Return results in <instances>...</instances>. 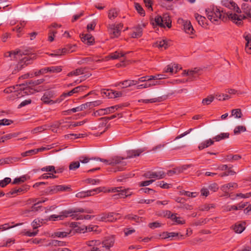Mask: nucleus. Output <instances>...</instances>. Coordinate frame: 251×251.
I'll use <instances>...</instances> for the list:
<instances>
[{
  "mask_svg": "<svg viewBox=\"0 0 251 251\" xmlns=\"http://www.w3.org/2000/svg\"><path fill=\"white\" fill-rule=\"evenodd\" d=\"M178 23L183 26V30L186 33L188 34H192L193 33L194 28L189 21L179 19Z\"/></svg>",
  "mask_w": 251,
  "mask_h": 251,
  "instance_id": "obj_16",
  "label": "nucleus"
},
{
  "mask_svg": "<svg viewBox=\"0 0 251 251\" xmlns=\"http://www.w3.org/2000/svg\"><path fill=\"white\" fill-rule=\"evenodd\" d=\"M201 69L198 68H195L193 69L188 70H184L182 75L187 76L188 82L189 81H193L196 80L198 76L201 75Z\"/></svg>",
  "mask_w": 251,
  "mask_h": 251,
  "instance_id": "obj_10",
  "label": "nucleus"
},
{
  "mask_svg": "<svg viewBox=\"0 0 251 251\" xmlns=\"http://www.w3.org/2000/svg\"><path fill=\"white\" fill-rule=\"evenodd\" d=\"M83 74V70L80 68V69H77L71 72L68 74V76H72L73 75H82Z\"/></svg>",
  "mask_w": 251,
  "mask_h": 251,
  "instance_id": "obj_47",
  "label": "nucleus"
},
{
  "mask_svg": "<svg viewBox=\"0 0 251 251\" xmlns=\"http://www.w3.org/2000/svg\"><path fill=\"white\" fill-rule=\"evenodd\" d=\"M114 240L113 237H108L105 238L102 242L101 246L105 250L108 251L111 247L114 245Z\"/></svg>",
  "mask_w": 251,
  "mask_h": 251,
  "instance_id": "obj_19",
  "label": "nucleus"
},
{
  "mask_svg": "<svg viewBox=\"0 0 251 251\" xmlns=\"http://www.w3.org/2000/svg\"><path fill=\"white\" fill-rule=\"evenodd\" d=\"M80 166L79 161H75L72 162L70 163L69 165V169L70 170H75L76 169L78 168Z\"/></svg>",
  "mask_w": 251,
  "mask_h": 251,
  "instance_id": "obj_54",
  "label": "nucleus"
},
{
  "mask_svg": "<svg viewBox=\"0 0 251 251\" xmlns=\"http://www.w3.org/2000/svg\"><path fill=\"white\" fill-rule=\"evenodd\" d=\"M246 128L243 126H238L235 127L234 129V133L236 135L239 134L241 132L245 131Z\"/></svg>",
  "mask_w": 251,
  "mask_h": 251,
  "instance_id": "obj_49",
  "label": "nucleus"
},
{
  "mask_svg": "<svg viewBox=\"0 0 251 251\" xmlns=\"http://www.w3.org/2000/svg\"><path fill=\"white\" fill-rule=\"evenodd\" d=\"M43 220L39 219H35L31 223V226L33 229H36L39 227H40L42 225Z\"/></svg>",
  "mask_w": 251,
  "mask_h": 251,
  "instance_id": "obj_46",
  "label": "nucleus"
},
{
  "mask_svg": "<svg viewBox=\"0 0 251 251\" xmlns=\"http://www.w3.org/2000/svg\"><path fill=\"white\" fill-rule=\"evenodd\" d=\"M144 149H140L138 150H129L126 151V157L125 158L124 161L126 159H129L136 156H139L142 152L144 151ZM124 158V157H123Z\"/></svg>",
  "mask_w": 251,
  "mask_h": 251,
  "instance_id": "obj_18",
  "label": "nucleus"
},
{
  "mask_svg": "<svg viewBox=\"0 0 251 251\" xmlns=\"http://www.w3.org/2000/svg\"><path fill=\"white\" fill-rule=\"evenodd\" d=\"M11 180L10 177H5L4 179L0 180V186L1 187H4L9 184L11 182Z\"/></svg>",
  "mask_w": 251,
  "mask_h": 251,
  "instance_id": "obj_63",
  "label": "nucleus"
},
{
  "mask_svg": "<svg viewBox=\"0 0 251 251\" xmlns=\"http://www.w3.org/2000/svg\"><path fill=\"white\" fill-rule=\"evenodd\" d=\"M144 176L148 178H154V179H160L163 178L165 176V173L162 170H158L156 171H149L146 173Z\"/></svg>",
  "mask_w": 251,
  "mask_h": 251,
  "instance_id": "obj_15",
  "label": "nucleus"
},
{
  "mask_svg": "<svg viewBox=\"0 0 251 251\" xmlns=\"http://www.w3.org/2000/svg\"><path fill=\"white\" fill-rule=\"evenodd\" d=\"M88 102L82 104L77 107L73 108L69 110V112H72L73 113L79 112L82 111L85 109H86L88 107Z\"/></svg>",
  "mask_w": 251,
  "mask_h": 251,
  "instance_id": "obj_34",
  "label": "nucleus"
},
{
  "mask_svg": "<svg viewBox=\"0 0 251 251\" xmlns=\"http://www.w3.org/2000/svg\"><path fill=\"white\" fill-rule=\"evenodd\" d=\"M222 5L230 9H233L237 13L241 12V9L237 4L232 0H223L222 1Z\"/></svg>",
  "mask_w": 251,
  "mask_h": 251,
  "instance_id": "obj_17",
  "label": "nucleus"
},
{
  "mask_svg": "<svg viewBox=\"0 0 251 251\" xmlns=\"http://www.w3.org/2000/svg\"><path fill=\"white\" fill-rule=\"evenodd\" d=\"M37 153V151L35 150V149L30 150L27 151H26L25 152H24L21 153V155L23 157H25L27 156L31 155L33 154H35Z\"/></svg>",
  "mask_w": 251,
  "mask_h": 251,
  "instance_id": "obj_56",
  "label": "nucleus"
},
{
  "mask_svg": "<svg viewBox=\"0 0 251 251\" xmlns=\"http://www.w3.org/2000/svg\"><path fill=\"white\" fill-rule=\"evenodd\" d=\"M53 97L54 94L53 92L50 91H47L44 94L41 100L44 103L50 105H51L57 102H60L61 100H63V98H61L60 99L56 100V101H54L51 100V99Z\"/></svg>",
  "mask_w": 251,
  "mask_h": 251,
  "instance_id": "obj_11",
  "label": "nucleus"
},
{
  "mask_svg": "<svg viewBox=\"0 0 251 251\" xmlns=\"http://www.w3.org/2000/svg\"><path fill=\"white\" fill-rule=\"evenodd\" d=\"M126 53H124L123 52H119V51H115L113 53H110L108 56L105 57V59L106 60H109L110 59L115 60L118 59L121 57H123Z\"/></svg>",
  "mask_w": 251,
  "mask_h": 251,
  "instance_id": "obj_25",
  "label": "nucleus"
},
{
  "mask_svg": "<svg viewBox=\"0 0 251 251\" xmlns=\"http://www.w3.org/2000/svg\"><path fill=\"white\" fill-rule=\"evenodd\" d=\"M43 81V79H40L36 80H30L25 83L17 85L16 88H13V89L16 90L10 95L11 99L14 100L20 98L25 95L34 94L37 91L34 87L41 84Z\"/></svg>",
  "mask_w": 251,
  "mask_h": 251,
  "instance_id": "obj_2",
  "label": "nucleus"
},
{
  "mask_svg": "<svg viewBox=\"0 0 251 251\" xmlns=\"http://www.w3.org/2000/svg\"><path fill=\"white\" fill-rule=\"evenodd\" d=\"M246 228V223L245 222L238 223L236 224L233 229L237 233H242Z\"/></svg>",
  "mask_w": 251,
  "mask_h": 251,
  "instance_id": "obj_28",
  "label": "nucleus"
},
{
  "mask_svg": "<svg viewBox=\"0 0 251 251\" xmlns=\"http://www.w3.org/2000/svg\"><path fill=\"white\" fill-rule=\"evenodd\" d=\"M229 137L228 133H221L213 138L216 141L218 142L222 140L228 138Z\"/></svg>",
  "mask_w": 251,
  "mask_h": 251,
  "instance_id": "obj_40",
  "label": "nucleus"
},
{
  "mask_svg": "<svg viewBox=\"0 0 251 251\" xmlns=\"http://www.w3.org/2000/svg\"><path fill=\"white\" fill-rule=\"evenodd\" d=\"M24 27V24L21 23L20 25H17L15 27L13 28V30L18 33L17 36H20V33L22 32L23 28Z\"/></svg>",
  "mask_w": 251,
  "mask_h": 251,
  "instance_id": "obj_60",
  "label": "nucleus"
},
{
  "mask_svg": "<svg viewBox=\"0 0 251 251\" xmlns=\"http://www.w3.org/2000/svg\"><path fill=\"white\" fill-rule=\"evenodd\" d=\"M86 244L89 247H96L101 245V242L99 240H92L87 241Z\"/></svg>",
  "mask_w": 251,
  "mask_h": 251,
  "instance_id": "obj_39",
  "label": "nucleus"
},
{
  "mask_svg": "<svg viewBox=\"0 0 251 251\" xmlns=\"http://www.w3.org/2000/svg\"><path fill=\"white\" fill-rule=\"evenodd\" d=\"M102 192H117L118 193L113 195V197L115 199L119 198H125L126 197L131 196L132 192L130 189H123L122 187H114L111 189H108L105 187V189Z\"/></svg>",
  "mask_w": 251,
  "mask_h": 251,
  "instance_id": "obj_6",
  "label": "nucleus"
},
{
  "mask_svg": "<svg viewBox=\"0 0 251 251\" xmlns=\"http://www.w3.org/2000/svg\"><path fill=\"white\" fill-rule=\"evenodd\" d=\"M84 211V209L81 208L69 209L62 211L59 215L54 214L50 215L49 219L53 221L58 220H64L65 218L69 217H72L73 219H76V218L79 216L76 213L78 212H83Z\"/></svg>",
  "mask_w": 251,
  "mask_h": 251,
  "instance_id": "obj_5",
  "label": "nucleus"
},
{
  "mask_svg": "<svg viewBox=\"0 0 251 251\" xmlns=\"http://www.w3.org/2000/svg\"><path fill=\"white\" fill-rule=\"evenodd\" d=\"M195 18L200 25L202 26H205L206 19L204 17L198 14H196Z\"/></svg>",
  "mask_w": 251,
  "mask_h": 251,
  "instance_id": "obj_42",
  "label": "nucleus"
},
{
  "mask_svg": "<svg viewBox=\"0 0 251 251\" xmlns=\"http://www.w3.org/2000/svg\"><path fill=\"white\" fill-rule=\"evenodd\" d=\"M179 69L177 64H170L167 65L164 69V73H176Z\"/></svg>",
  "mask_w": 251,
  "mask_h": 251,
  "instance_id": "obj_24",
  "label": "nucleus"
},
{
  "mask_svg": "<svg viewBox=\"0 0 251 251\" xmlns=\"http://www.w3.org/2000/svg\"><path fill=\"white\" fill-rule=\"evenodd\" d=\"M214 144V141L211 139L205 140L201 143H200L199 145V150H201L205 148H207L210 146L213 145Z\"/></svg>",
  "mask_w": 251,
  "mask_h": 251,
  "instance_id": "obj_31",
  "label": "nucleus"
},
{
  "mask_svg": "<svg viewBox=\"0 0 251 251\" xmlns=\"http://www.w3.org/2000/svg\"><path fill=\"white\" fill-rule=\"evenodd\" d=\"M86 87V86L82 85L76 87L70 92L64 93L63 95H61V98H63V100L64 98L66 97L71 96L74 94L77 93L79 92H82L85 89Z\"/></svg>",
  "mask_w": 251,
  "mask_h": 251,
  "instance_id": "obj_20",
  "label": "nucleus"
},
{
  "mask_svg": "<svg viewBox=\"0 0 251 251\" xmlns=\"http://www.w3.org/2000/svg\"><path fill=\"white\" fill-rule=\"evenodd\" d=\"M47 73H49V67H45L40 69L38 71L35 72L34 75L37 76L41 74H46Z\"/></svg>",
  "mask_w": 251,
  "mask_h": 251,
  "instance_id": "obj_57",
  "label": "nucleus"
},
{
  "mask_svg": "<svg viewBox=\"0 0 251 251\" xmlns=\"http://www.w3.org/2000/svg\"><path fill=\"white\" fill-rule=\"evenodd\" d=\"M103 109L104 115H105L114 112L115 110L117 109V107L116 106H113L105 108H103Z\"/></svg>",
  "mask_w": 251,
  "mask_h": 251,
  "instance_id": "obj_55",
  "label": "nucleus"
},
{
  "mask_svg": "<svg viewBox=\"0 0 251 251\" xmlns=\"http://www.w3.org/2000/svg\"><path fill=\"white\" fill-rule=\"evenodd\" d=\"M171 220L174 222V225H183L185 223V220L177 214H174L172 216Z\"/></svg>",
  "mask_w": 251,
  "mask_h": 251,
  "instance_id": "obj_27",
  "label": "nucleus"
},
{
  "mask_svg": "<svg viewBox=\"0 0 251 251\" xmlns=\"http://www.w3.org/2000/svg\"><path fill=\"white\" fill-rule=\"evenodd\" d=\"M70 233V231H58L54 233L52 235L53 237L64 238L67 237Z\"/></svg>",
  "mask_w": 251,
  "mask_h": 251,
  "instance_id": "obj_37",
  "label": "nucleus"
},
{
  "mask_svg": "<svg viewBox=\"0 0 251 251\" xmlns=\"http://www.w3.org/2000/svg\"><path fill=\"white\" fill-rule=\"evenodd\" d=\"M41 171L42 172H49L50 173H53L54 174L59 173V171H56L54 166H47L43 167L41 169Z\"/></svg>",
  "mask_w": 251,
  "mask_h": 251,
  "instance_id": "obj_38",
  "label": "nucleus"
},
{
  "mask_svg": "<svg viewBox=\"0 0 251 251\" xmlns=\"http://www.w3.org/2000/svg\"><path fill=\"white\" fill-rule=\"evenodd\" d=\"M3 160H4L3 164H6L12 163L14 162L17 161L18 160V159L16 157H11V158L8 157V158H3Z\"/></svg>",
  "mask_w": 251,
  "mask_h": 251,
  "instance_id": "obj_62",
  "label": "nucleus"
},
{
  "mask_svg": "<svg viewBox=\"0 0 251 251\" xmlns=\"http://www.w3.org/2000/svg\"><path fill=\"white\" fill-rule=\"evenodd\" d=\"M153 46L155 47L158 48L159 49H166L168 45L166 41L165 40H160L157 41Z\"/></svg>",
  "mask_w": 251,
  "mask_h": 251,
  "instance_id": "obj_35",
  "label": "nucleus"
},
{
  "mask_svg": "<svg viewBox=\"0 0 251 251\" xmlns=\"http://www.w3.org/2000/svg\"><path fill=\"white\" fill-rule=\"evenodd\" d=\"M71 190L70 186H66L63 185L55 186L52 190L55 192H63V191H70Z\"/></svg>",
  "mask_w": 251,
  "mask_h": 251,
  "instance_id": "obj_29",
  "label": "nucleus"
},
{
  "mask_svg": "<svg viewBox=\"0 0 251 251\" xmlns=\"http://www.w3.org/2000/svg\"><path fill=\"white\" fill-rule=\"evenodd\" d=\"M163 100L162 97H159L151 99H142L139 100V102H143L145 103H154L157 102H160Z\"/></svg>",
  "mask_w": 251,
  "mask_h": 251,
  "instance_id": "obj_33",
  "label": "nucleus"
},
{
  "mask_svg": "<svg viewBox=\"0 0 251 251\" xmlns=\"http://www.w3.org/2000/svg\"><path fill=\"white\" fill-rule=\"evenodd\" d=\"M180 193L181 195H184L191 198H195L197 196V194L196 192H190L185 190H182Z\"/></svg>",
  "mask_w": 251,
  "mask_h": 251,
  "instance_id": "obj_50",
  "label": "nucleus"
},
{
  "mask_svg": "<svg viewBox=\"0 0 251 251\" xmlns=\"http://www.w3.org/2000/svg\"><path fill=\"white\" fill-rule=\"evenodd\" d=\"M5 57H10L11 60L20 59V62L18 65L19 70H21L24 65H27L31 63L33 59L36 58V55L34 53L24 55L22 57L23 54L21 51H11L5 53Z\"/></svg>",
  "mask_w": 251,
  "mask_h": 251,
  "instance_id": "obj_3",
  "label": "nucleus"
},
{
  "mask_svg": "<svg viewBox=\"0 0 251 251\" xmlns=\"http://www.w3.org/2000/svg\"><path fill=\"white\" fill-rule=\"evenodd\" d=\"M227 171L219 174V176L221 177H224L228 176H233L236 174L235 172L232 170L231 167L228 166Z\"/></svg>",
  "mask_w": 251,
  "mask_h": 251,
  "instance_id": "obj_44",
  "label": "nucleus"
},
{
  "mask_svg": "<svg viewBox=\"0 0 251 251\" xmlns=\"http://www.w3.org/2000/svg\"><path fill=\"white\" fill-rule=\"evenodd\" d=\"M155 24L161 27L170 28L171 27V20L170 17L167 14H164L163 16L157 15L155 17L154 22L152 25Z\"/></svg>",
  "mask_w": 251,
  "mask_h": 251,
  "instance_id": "obj_7",
  "label": "nucleus"
},
{
  "mask_svg": "<svg viewBox=\"0 0 251 251\" xmlns=\"http://www.w3.org/2000/svg\"><path fill=\"white\" fill-rule=\"evenodd\" d=\"M98 226H97L90 225L86 227V230L88 232L94 231L95 232H98Z\"/></svg>",
  "mask_w": 251,
  "mask_h": 251,
  "instance_id": "obj_58",
  "label": "nucleus"
},
{
  "mask_svg": "<svg viewBox=\"0 0 251 251\" xmlns=\"http://www.w3.org/2000/svg\"><path fill=\"white\" fill-rule=\"evenodd\" d=\"M206 13L208 19L212 23L218 22L220 19L224 20L226 17L228 18L236 25H240L245 18V16L243 15H238L236 14H233L231 12H224L223 10L221 11L217 7L214 6H210L206 9Z\"/></svg>",
  "mask_w": 251,
  "mask_h": 251,
  "instance_id": "obj_1",
  "label": "nucleus"
},
{
  "mask_svg": "<svg viewBox=\"0 0 251 251\" xmlns=\"http://www.w3.org/2000/svg\"><path fill=\"white\" fill-rule=\"evenodd\" d=\"M223 211L225 212L230 211L231 210H237L238 208L236 205H226L223 207Z\"/></svg>",
  "mask_w": 251,
  "mask_h": 251,
  "instance_id": "obj_48",
  "label": "nucleus"
},
{
  "mask_svg": "<svg viewBox=\"0 0 251 251\" xmlns=\"http://www.w3.org/2000/svg\"><path fill=\"white\" fill-rule=\"evenodd\" d=\"M246 40L245 50L247 53L251 54V35L248 34L244 35Z\"/></svg>",
  "mask_w": 251,
  "mask_h": 251,
  "instance_id": "obj_26",
  "label": "nucleus"
},
{
  "mask_svg": "<svg viewBox=\"0 0 251 251\" xmlns=\"http://www.w3.org/2000/svg\"><path fill=\"white\" fill-rule=\"evenodd\" d=\"M26 180V177L24 176H22L20 177L15 178L12 183L13 184H19L22 182H24Z\"/></svg>",
  "mask_w": 251,
  "mask_h": 251,
  "instance_id": "obj_59",
  "label": "nucleus"
},
{
  "mask_svg": "<svg viewBox=\"0 0 251 251\" xmlns=\"http://www.w3.org/2000/svg\"><path fill=\"white\" fill-rule=\"evenodd\" d=\"M146 25V23H141L132 28L130 36L132 38H138L142 36L143 29Z\"/></svg>",
  "mask_w": 251,
  "mask_h": 251,
  "instance_id": "obj_13",
  "label": "nucleus"
},
{
  "mask_svg": "<svg viewBox=\"0 0 251 251\" xmlns=\"http://www.w3.org/2000/svg\"><path fill=\"white\" fill-rule=\"evenodd\" d=\"M119 11L115 8L110 9L108 11V17L111 20L115 19L118 15Z\"/></svg>",
  "mask_w": 251,
  "mask_h": 251,
  "instance_id": "obj_30",
  "label": "nucleus"
},
{
  "mask_svg": "<svg viewBox=\"0 0 251 251\" xmlns=\"http://www.w3.org/2000/svg\"><path fill=\"white\" fill-rule=\"evenodd\" d=\"M49 73H58L62 71V68L61 66H52L49 67Z\"/></svg>",
  "mask_w": 251,
  "mask_h": 251,
  "instance_id": "obj_41",
  "label": "nucleus"
},
{
  "mask_svg": "<svg viewBox=\"0 0 251 251\" xmlns=\"http://www.w3.org/2000/svg\"><path fill=\"white\" fill-rule=\"evenodd\" d=\"M242 113L241 110L239 109H233L232 111V116L235 117L236 118H239L241 117Z\"/></svg>",
  "mask_w": 251,
  "mask_h": 251,
  "instance_id": "obj_61",
  "label": "nucleus"
},
{
  "mask_svg": "<svg viewBox=\"0 0 251 251\" xmlns=\"http://www.w3.org/2000/svg\"><path fill=\"white\" fill-rule=\"evenodd\" d=\"M121 216L119 213H104L99 215L97 217V220L99 221L105 222H113L117 219H120Z\"/></svg>",
  "mask_w": 251,
  "mask_h": 251,
  "instance_id": "obj_8",
  "label": "nucleus"
},
{
  "mask_svg": "<svg viewBox=\"0 0 251 251\" xmlns=\"http://www.w3.org/2000/svg\"><path fill=\"white\" fill-rule=\"evenodd\" d=\"M214 99V97L213 96H209L207 98L203 99L202 103L203 105H209L213 101Z\"/></svg>",
  "mask_w": 251,
  "mask_h": 251,
  "instance_id": "obj_51",
  "label": "nucleus"
},
{
  "mask_svg": "<svg viewBox=\"0 0 251 251\" xmlns=\"http://www.w3.org/2000/svg\"><path fill=\"white\" fill-rule=\"evenodd\" d=\"M66 245L65 242L61 241H58L56 240H52L49 243V246H64Z\"/></svg>",
  "mask_w": 251,
  "mask_h": 251,
  "instance_id": "obj_43",
  "label": "nucleus"
},
{
  "mask_svg": "<svg viewBox=\"0 0 251 251\" xmlns=\"http://www.w3.org/2000/svg\"><path fill=\"white\" fill-rule=\"evenodd\" d=\"M137 84H138V81H137V80H126L123 82L115 84V86L116 87H117L121 86V85H122L123 86L122 87V88H126L135 85Z\"/></svg>",
  "mask_w": 251,
  "mask_h": 251,
  "instance_id": "obj_22",
  "label": "nucleus"
},
{
  "mask_svg": "<svg viewBox=\"0 0 251 251\" xmlns=\"http://www.w3.org/2000/svg\"><path fill=\"white\" fill-rule=\"evenodd\" d=\"M215 97L219 100H224L230 98V97L228 95L224 94H216Z\"/></svg>",
  "mask_w": 251,
  "mask_h": 251,
  "instance_id": "obj_53",
  "label": "nucleus"
},
{
  "mask_svg": "<svg viewBox=\"0 0 251 251\" xmlns=\"http://www.w3.org/2000/svg\"><path fill=\"white\" fill-rule=\"evenodd\" d=\"M238 185L234 182H230L222 186V189L225 192H227L231 189L232 188H237Z\"/></svg>",
  "mask_w": 251,
  "mask_h": 251,
  "instance_id": "obj_36",
  "label": "nucleus"
},
{
  "mask_svg": "<svg viewBox=\"0 0 251 251\" xmlns=\"http://www.w3.org/2000/svg\"><path fill=\"white\" fill-rule=\"evenodd\" d=\"M135 8L138 11V13L142 16H144L145 15V11L144 10L142 7L138 3H135Z\"/></svg>",
  "mask_w": 251,
  "mask_h": 251,
  "instance_id": "obj_52",
  "label": "nucleus"
},
{
  "mask_svg": "<svg viewBox=\"0 0 251 251\" xmlns=\"http://www.w3.org/2000/svg\"><path fill=\"white\" fill-rule=\"evenodd\" d=\"M81 40L88 45H91L94 42V37L90 34H82L81 35Z\"/></svg>",
  "mask_w": 251,
  "mask_h": 251,
  "instance_id": "obj_23",
  "label": "nucleus"
},
{
  "mask_svg": "<svg viewBox=\"0 0 251 251\" xmlns=\"http://www.w3.org/2000/svg\"><path fill=\"white\" fill-rule=\"evenodd\" d=\"M97 25L96 20H93L91 23H89L87 26V29L88 31L93 30Z\"/></svg>",
  "mask_w": 251,
  "mask_h": 251,
  "instance_id": "obj_64",
  "label": "nucleus"
},
{
  "mask_svg": "<svg viewBox=\"0 0 251 251\" xmlns=\"http://www.w3.org/2000/svg\"><path fill=\"white\" fill-rule=\"evenodd\" d=\"M123 25L121 23L118 24H110L108 26V32L112 38L118 37L120 34Z\"/></svg>",
  "mask_w": 251,
  "mask_h": 251,
  "instance_id": "obj_9",
  "label": "nucleus"
},
{
  "mask_svg": "<svg viewBox=\"0 0 251 251\" xmlns=\"http://www.w3.org/2000/svg\"><path fill=\"white\" fill-rule=\"evenodd\" d=\"M101 94L103 97H106L109 99H114L121 97L124 94L121 91H116L109 89H102L101 90Z\"/></svg>",
  "mask_w": 251,
  "mask_h": 251,
  "instance_id": "obj_14",
  "label": "nucleus"
},
{
  "mask_svg": "<svg viewBox=\"0 0 251 251\" xmlns=\"http://www.w3.org/2000/svg\"><path fill=\"white\" fill-rule=\"evenodd\" d=\"M82 137V134H75V133H70L68 134H66L64 136V137L66 139H78Z\"/></svg>",
  "mask_w": 251,
  "mask_h": 251,
  "instance_id": "obj_45",
  "label": "nucleus"
},
{
  "mask_svg": "<svg viewBox=\"0 0 251 251\" xmlns=\"http://www.w3.org/2000/svg\"><path fill=\"white\" fill-rule=\"evenodd\" d=\"M124 159L125 158L119 156H115L108 160L99 158L97 159V160L104 162L107 165L112 166L113 167V171L117 172L123 171L126 166V162L124 161Z\"/></svg>",
  "mask_w": 251,
  "mask_h": 251,
  "instance_id": "obj_4",
  "label": "nucleus"
},
{
  "mask_svg": "<svg viewBox=\"0 0 251 251\" xmlns=\"http://www.w3.org/2000/svg\"><path fill=\"white\" fill-rule=\"evenodd\" d=\"M152 77H154V76L149 75V78L147 80L149 84H150V87L161 84L160 81L157 80V79H155V78H152Z\"/></svg>",
  "mask_w": 251,
  "mask_h": 251,
  "instance_id": "obj_32",
  "label": "nucleus"
},
{
  "mask_svg": "<svg viewBox=\"0 0 251 251\" xmlns=\"http://www.w3.org/2000/svg\"><path fill=\"white\" fill-rule=\"evenodd\" d=\"M104 189H105L104 187H98L90 190L78 192L75 195V196L77 198H82L88 196H94L96 194L102 192L104 191Z\"/></svg>",
  "mask_w": 251,
  "mask_h": 251,
  "instance_id": "obj_12",
  "label": "nucleus"
},
{
  "mask_svg": "<svg viewBox=\"0 0 251 251\" xmlns=\"http://www.w3.org/2000/svg\"><path fill=\"white\" fill-rule=\"evenodd\" d=\"M242 12L244 14L242 15L245 16V19L246 18L247 16L251 18V7L249 6V5L247 3H244L242 4L241 6ZM235 13L234 14H236L238 15H242L241 13Z\"/></svg>",
  "mask_w": 251,
  "mask_h": 251,
  "instance_id": "obj_21",
  "label": "nucleus"
}]
</instances>
